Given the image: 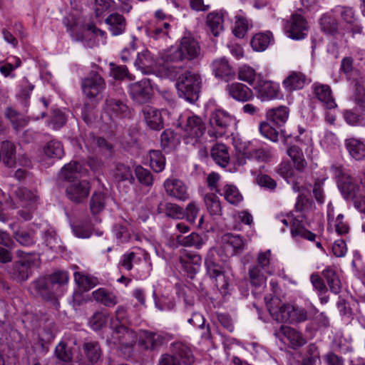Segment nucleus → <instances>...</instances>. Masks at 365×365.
<instances>
[{"mask_svg":"<svg viewBox=\"0 0 365 365\" xmlns=\"http://www.w3.org/2000/svg\"><path fill=\"white\" fill-rule=\"evenodd\" d=\"M255 89L262 100H270L277 97L279 88L270 81L264 80L260 76L257 79Z\"/></svg>","mask_w":365,"mask_h":365,"instance_id":"19","label":"nucleus"},{"mask_svg":"<svg viewBox=\"0 0 365 365\" xmlns=\"http://www.w3.org/2000/svg\"><path fill=\"white\" fill-rule=\"evenodd\" d=\"M221 247L227 255L234 256L244 250L245 242L240 235L225 233L221 237Z\"/></svg>","mask_w":365,"mask_h":365,"instance_id":"17","label":"nucleus"},{"mask_svg":"<svg viewBox=\"0 0 365 365\" xmlns=\"http://www.w3.org/2000/svg\"><path fill=\"white\" fill-rule=\"evenodd\" d=\"M185 140L190 139L192 145L199 142L200 138L205 134L206 125L202 119L195 115L187 118L184 125H182ZM190 142L187 140V143Z\"/></svg>","mask_w":365,"mask_h":365,"instance_id":"8","label":"nucleus"},{"mask_svg":"<svg viewBox=\"0 0 365 365\" xmlns=\"http://www.w3.org/2000/svg\"><path fill=\"white\" fill-rule=\"evenodd\" d=\"M201 84L200 75L186 71L178 77L175 86L179 97L194 103L199 98Z\"/></svg>","mask_w":365,"mask_h":365,"instance_id":"3","label":"nucleus"},{"mask_svg":"<svg viewBox=\"0 0 365 365\" xmlns=\"http://www.w3.org/2000/svg\"><path fill=\"white\" fill-rule=\"evenodd\" d=\"M74 279L78 286L84 291H88L93 288L98 284L97 278L90 275L83 274L81 272H76L74 273Z\"/></svg>","mask_w":365,"mask_h":365,"instance_id":"46","label":"nucleus"},{"mask_svg":"<svg viewBox=\"0 0 365 365\" xmlns=\"http://www.w3.org/2000/svg\"><path fill=\"white\" fill-rule=\"evenodd\" d=\"M0 153L4 165L9 168L14 167L16 163V146L11 141L5 140L1 143Z\"/></svg>","mask_w":365,"mask_h":365,"instance_id":"28","label":"nucleus"},{"mask_svg":"<svg viewBox=\"0 0 365 365\" xmlns=\"http://www.w3.org/2000/svg\"><path fill=\"white\" fill-rule=\"evenodd\" d=\"M135 65L143 71L150 68L153 66V61L150 57V52L146 51L138 54L135 61Z\"/></svg>","mask_w":365,"mask_h":365,"instance_id":"60","label":"nucleus"},{"mask_svg":"<svg viewBox=\"0 0 365 365\" xmlns=\"http://www.w3.org/2000/svg\"><path fill=\"white\" fill-rule=\"evenodd\" d=\"M129 95L133 101L138 104L148 103L153 96L150 80L143 78L129 85Z\"/></svg>","mask_w":365,"mask_h":365,"instance_id":"10","label":"nucleus"},{"mask_svg":"<svg viewBox=\"0 0 365 365\" xmlns=\"http://www.w3.org/2000/svg\"><path fill=\"white\" fill-rule=\"evenodd\" d=\"M56 356L63 362H70L73 359L71 351L67 347V344L61 341L55 349Z\"/></svg>","mask_w":365,"mask_h":365,"instance_id":"57","label":"nucleus"},{"mask_svg":"<svg viewBox=\"0 0 365 365\" xmlns=\"http://www.w3.org/2000/svg\"><path fill=\"white\" fill-rule=\"evenodd\" d=\"M166 193L179 200H185L189 195L183 182L178 179H168L164 182Z\"/></svg>","mask_w":365,"mask_h":365,"instance_id":"21","label":"nucleus"},{"mask_svg":"<svg viewBox=\"0 0 365 365\" xmlns=\"http://www.w3.org/2000/svg\"><path fill=\"white\" fill-rule=\"evenodd\" d=\"M20 259L16 261L10 272L11 277L17 282L26 281L31 274V268L38 266V257L36 255L24 252L21 250L17 252Z\"/></svg>","mask_w":365,"mask_h":365,"instance_id":"6","label":"nucleus"},{"mask_svg":"<svg viewBox=\"0 0 365 365\" xmlns=\"http://www.w3.org/2000/svg\"><path fill=\"white\" fill-rule=\"evenodd\" d=\"M171 338L169 334L143 330L140 332L138 346L146 351H155Z\"/></svg>","mask_w":365,"mask_h":365,"instance_id":"9","label":"nucleus"},{"mask_svg":"<svg viewBox=\"0 0 365 365\" xmlns=\"http://www.w3.org/2000/svg\"><path fill=\"white\" fill-rule=\"evenodd\" d=\"M211 157L214 161L222 168H225L230 162L227 147L222 143L216 144L211 150Z\"/></svg>","mask_w":365,"mask_h":365,"instance_id":"33","label":"nucleus"},{"mask_svg":"<svg viewBox=\"0 0 365 365\" xmlns=\"http://www.w3.org/2000/svg\"><path fill=\"white\" fill-rule=\"evenodd\" d=\"M323 277L327 280L330 291L337 294L341 291V283L335 270L328 267L322 273Z\"/></svg>","mask_w":365,"mask_h":365,"instance_id":"35","label":"nucleus"},{"mask_svg":"<svg viewBox=\"0 0 365 365\" xmlns=\"http://www.w3.org/2000/svg\"><path fill=\"white\" fill-rule=\"evenodd\" d=\"M288 155L292 158L294 168L298 171H302L307 166V162L303 157L302 150L297 145H292L287 150Z\"/></svg>","mask_w":365,"mask_h":365,"instance_id":"39","label":"nucleus"},{"mask_svg":"<svg viewBox=\"0 0 365 365\" xmlns=\"http://www.w3.org/2000/svg\"><path fill=\"white\" fill-rule=\"evenodd\" d=\"M201 55L199 41L190 34L184 36L178 47H171L160 53V58L165 63L192 62Z\"/></svg>","mask_w":365,"mask_h":365,"instance_id":"2","label":"nucleus"},{"mask_svg":"<svg viewBox=\"0 0 365 365\" xmlns=\"http://www.w3.org/2000/svg\"><path fill=\"white\" fill-rule=\"evenodd\" d=\"M68 280L66 272L58 271L46 277H39L33 282L29 287L31 292L40 296L43 300L51 302L57 308L59 306L58 297L63 291L61 287Z\"/></svg>","mask_w":365,"mask_h":365,"instance_id":"1","label":"nucleus"},{"mask_svg":"<svg viewBox=\"0 0 365 365\" xmlns=\"http://www.w3.org/2000/svg\"><path fill=\"white\" fill-rule=\"evenodd\" d=\"M223 14L222 12H210L206 17V25L214 36H218L224 29Z\"/></svg>","mask_w":365,"mask_h":365,"instance_id":"29","label":"nucleus"},{"mask_svg":"<svg viewBox=\"0 0 365 365\" xmlns=\"http://www.w3.org/2000/svg\"><path fill=\"white\" fill-rule=\"evenodd\" d=\"M227 91L232 98L236 101L246 102L253 97L252 91L241 83H232L227 86Z\"/></svg>","mask_w":365,"mask_h":365,"instance_id":"24","label":"nucleus"},{"mask_svg":"<svg viewBox=\"0 0 365 365\" xmlns=\"http://www.w3.org/2000/svg\"><path fill=\"white\" fill-rule=\"evenodd\" d=\"M158 212L165 213L166 216L173 219H182L185 217L183 208L171 202H160L158 207Z\"/></svg>","mask_w":365,"mask_h":365,"instance_id":"34","label":"nucleus"},{"mask_svg":"<svg viewBox=\"0 0 365 365\" xmlns=\"http://www.w3.org/2000/svg\"><path fill=\"white\" fill-rule=\"evenodd\" d=\"M135 173L137 179L141 184L145 186H150L153 185V178L150 170L138 165L135 168Z\"/></svg>","mask_w":365,"mask_h":365,"instance_id":"56","label":"nucleus"},{"mask_svg":"<svg viewBox=\"0 0 365 365\" xmlns=\"http://www.w3.org/2000/svg\"><path fill=\"white\" fill-rule=\"evenodd\" d=\"M345 146L349 155L356 160H362L365 158V144L356 138H349L345 140Z\"/></svg>","mask_w":365,"mask_h":365,"instance_id":"30","label":"nucleus"},{"mask_svg":"<svg viewBox=\"0 0 365 365\" xmlns=\"http://www.w3.org/2000/svg\"><path fill=\"white\" fill-rule=\"evenodd\" d=\"M259 75H257L255 71L247 66H242L238 71V78L243 81L247 82L249 84L252 85L255 78Z\"/></svg>","mask_w":365,"mask_h":365,"instance_id":"58","label":"nucleus"},{"mask_svg":"<svg viewBox=\"0 0 365 365\" xmlns=\"http://www.w3.org/2000/svg\"><path fill=\"white\" fill-rule=\"evenodd\" d=\"M313 91L317 99L323 103L327 109H331L336 107V103H335L329 86L315 83L313 85Z\"/></svg>","mask_w":365,"mask_h":365,"instance_id":"22","label":"nucleus"},{"mask_svg":"<svg viewBox=\"0 0 365 365\" xmlns=\"http://www.w3.org/2000/svg\"><path fill=\"white\" fill-rule=\"evenodd\" d=\"M320 26L327 34L334 35L338 33V21L330 14H325L320 19Z\"/></svg>","mask_w":365,"mask_h":365,"instance_id":"45","label":"nucleus"},{"mask_svg":"<svg viewBox=\"0 0 365 365\" xmlns=\"http://www.w3.org/2000/svg\"><path fill=\"white\" fill-rule=\"evenodd\" d=\"M150 165L156 173H160L165 168V158L160 150L150 151Z\"/></svg>","mask_w":365,"mask_h":365,"instance_id":"52","label":"nucleus"},{"mask_svg":"<svg viewBox=\"0 0 365 365\" xmlns=\"http://www.w3.org/2000/svg\"><path fill=\"white\" fill-rule=\"evenodd\" d=\"M104 108L110 115L117 118L130 117L131 112L127 104L122 100L115 98L112 93H109L106 97Z\"/></svg>","mask_w":365,"mask_h":365,"instance_id":"15","label":"nucleus"},{"mask_svg":"<svg viewBox=\"0 0 365 365\" xmlns=\"http://www.w3.org/2000/svg\"><path fill=\"white\" fill-rule=\"evenodd\" d=\"M73 234L80 238H88L92 235V225L90 221H81L71 225Z\"/></svg>","mask_w":365,"mask_h":365,"instance_id":"48","label":"nucleus"},{"mask_svg":"<svg viewBox=\"0 0 365 365\" xmlns=\"http://www.w3.org/2000/svg\"><path fill=\"white\" fill-rule=\"evenodd\" d=\"M16 196L21 201L25 203L27 210H21L18 212L19 215L24 220H29L32 217V212L36 208V202L38 197L31 190L26 187H20L16 190Z\"/></svg>","mask_w":365,"mask_h":365,"instance_id":"13","label":"nucleus"},{"mask_svg":"<svg viewBox=\"0 0 365 365\" xmlns=\"http://www.w3.org/2000/svg\"><path fill=\"white\" fill-rule=\"evenodd\" d=\"M260 133L272 141L276 142L278 140V132L269 123L263 122L259 125Z\"/></svg>","mask_w":365,"mask_h":365,"instance_id":"64","label":"nucleus"},{"mask_svg":"<svg viewBox=\"0 0 365 365\" xmlns=\"http://www.w3.org/2000/svg\"><path fill=\"white\" fill-rule=\"evenodd\" d=\"M81 87L85 96L93 99L97 98L106 88V82L97 72L91 71L82 80Z\"/></svg>","mask_w":365,"mask_h":365,"instance_id":"11","label":"nucleus"},{"mask_svg":"<svg viewBox=\"0 0 365 365\" xmlns=\"http://www.w3.org/2000/svg\"><path fill=\"white\" fill-rule=\"evenodd\" d=\"M89 192L90 183L86 180L71 182L66 189L68 198L76 203H81L88 196Z\"/></svg>","mask_w":365,"mask_h":365,"instance_id":"16","label":"nucleus"},{"mask_svg":"<svg viewBox=\"0 0 365 365\" xmlns=\"http://www.w3.org/2000/svg\"><path fill=\"white\" fill-rule=\"evenodd\" d=\"M14 238L23 246H29L34 243V232L19 230L14 233Z\"/></svg>","mask_w":365,"mask_h":365,"instance_id":"53","label":"nucleus"},{"mask_svg":"<svg viewBox=\"0 0 365 365\" xmlns=\"http://www.w3.org/2000/svg\"><path fill=\"white\" fill-rule=\"evenodd\" d=\"M114 177L118 182L128 180L133 183L135 180L130 168L121 163L116 164Z\"/></svg>","mask_w":365,"mask_h":365,"instance_id":"50","label":"nucleus"},{"mask_svg":"<svg viewBox=\"0 0 365 365\" xmlns=\"http://www.w3.org/2000/svg\"><path fill=\"white\" fill-rule=\"evenodd\" d=\"M286 32L293 39H302L307 35L308 25L307 20L300 14H294L285 26Z\"/></svg>","mask_w":365,"mask_h":365,"instance_id":"14","label":"nucleus"},{"mask_svg":"<svg viewBox=\"0 0 365 365\" xmlns=\"http://www.w3.org/2000/svg\"><path fill=\"white\" fill-rule=\"evenodd\" d=\"M272 37V34L269 31L265 34H257L252 37L251 40V46L255 51H264L269 44Z\"/></svg>","mask_w":365,"mask_h":365,"instance_id":"40","label":"nucleus"},{"mask_svg":"<svg viewBox=\"0 0 365 365\" xmlns=\"http://www.w3.org/2000/svg\"><path fill=\"white\" fill-rule=\"evenodd\" d=\"M106 205V196L102 192H94L90 200V210L93 215L101 212Z\"/></svg>","mask_w":365,"mask_h":365,"instance_id":"49","label":"nucleus"},{"mask_svg":"<svg viewBox=\"0 0 365 365\" xmlns=\"http://www.w3.org/2000/svg\"><path fill=\"white\" fill-rule=\"evenodd\" d=\"M205 264L210 277L215 278L217 287L220 289H226L228 283L222 267L219 264V255L215 247H211L208 250L205 259Z\"/></svg>","mask_w":365,"mask_h":365,"instance_id":"7","label":"nucleus"},{"mask_svg":"<svg viewBox=\"0 0 365 365\" xmlns=\"http://www.w3.org/2000/svg\"><path fill=\"white\" fill-rule=\"evenodd\" d=\"M113 334L114 337L127 347L133 346L138 339L137 334L124 324L116 325L114 327Z\"/></svg>","mask_w":365,"mask_h":365,"instance_id":"25","label":"nucleus"},{"mask_svg":"<svg viewBox=\"0 0 365 365\" xmlns=\"http://www.w3.org/2000/svg\"><path fill=\"white\" fill-rule=\"evenodd\" d=\"M256 181L260 187L270 190H274L277 187V182L266 174H259L256 178Z\"/></svg>","mask_w":365,"mask_h":365,"instance_id":"63","label":"nucleus"},{"mask_svg":"<svg viewBox=\"0 0 365 365\" xmlns=\"http://www.w3.org/2000/svg\"><path fill=\"white\" fill-rule=\"evenodd\" d=\"M225 199L232 205H237L242 200V196L238 189L233 185H225L222 189Z\"/></svg>","mask_w":365,"mask_h":365,"instance_id":"51","label":"nucleus"},{"mask_svg":"<svg viewBox=\"0 0 365 365\" xmlns=\"http://www.w3.org/2000/svg\"><path fill=\"white\" fill-rule=\"evenodd\" d=\"M142 113L148 126L153 130H160L164 128V120L161 112L155 108L145 106Z\"/></svg>","mask_w":365,"mask_h":365,"instance_id":"20","label":"nucleus"},{"mask_svg":"<svg viewBox=\"0 0 365 365\" xmlns=\"http://www.w3.org/2000/svg\"><path fill=\"white\" fill-rule=\"evenodd\" d=\"M170 351L180 365H192L195 361L192 351L182 342L178 341L171 344Z\"/></svg>","mask_w":365,"mask_h":365,"instance_id":"18","label":"nucleus"},{"mask_svg":"<svg viewBox=\"0 0 365 365\" xmlns=\"http://www.w3.org/2000/svg\"><path fill=\"white\" fill-rule=\"evenodd\" d=\"M176 242L181 246L195 247L197 249H200L205 243L202 236L197 232H192L187 236L179 235L176 237Z\"/></svg>","mask_w":365,"mask_h":365,"instance_id":"37","label":"nucleus"},{"mask_svg":"<svg viewBox=\"0 0 365 365\" xmlns=\"http://www.w3.org/2000/svg\"><path fill=\"white\" fill-rule=\"evenodd\" d=\"M232 117L222 110H217L213 112L210 118V124L215 131L209 130V134L215 138L222 137L232 122Z\"/></svg>","mask_w":365,"mask_h":365,"instance_id":"12","label":"nucleus"},{"mask_svg":"<svg viewBox=\"0 0 365 365\" xmlns=\"http://www.w3.org/2000/svg\"><path fill=\"white\" fill-rule=\"evenodd\" d=\"M291 234L293 237L299 236L309 241H314L316 237L314 233L306 229L301 222L298 220L294 221L292 224Z\"/></svg>","mask_w":365,"mask_h":365,"instance_id":"47","label":"nucleus"},{"mask_svg":"<svg viewBox=\"0 0 365 365\" xmlns=\"http://www.w3.org/2000/svg\"><path fill=\"white\" fill-rule=\"evenodd\" d=\"M249 158L260 162H267L272 158V153L266 148L253 149L248 153Z\"/></svg>","mask_w":365,"mask_h":365,"instance_id":"59","label":"nucleus"},{"mask_svg":"<svg viewBox=\"0 0 365 365\" xmlns=\"http://www.w3.org/2000/svg\"><path fill=\"white\" fill-rule=\"evenodd\" d=\"M105 22L109 26V29L114 36L120 35L125 30V19L118 13L109 15Z\"/></svg>","mask_w":365,"mask_h":365,"instance_id":"31","label":"nucleus"},{"mask_svg":"<svg viewBox=\"0 0 365 365\" xmlns=\"http://www.w3.org/2000/svg\"><path fill=\"white\" fill-rule=\"evenodd\" d=\"M212 71L217 78L230 81L235 76V71L225 58L216 59L212 63Z\"/></svg>","mask_w":365,"mask_h":365,"instance_id":"26","label":"nucleus"},{"mask_svg":"<svg viewBox=\"0 0 365 365\" xmlns=\"http://www.w3.org/2000/svg\"><path fill=\"white\" fill-rule=\"evenodd\" d=\"M207 209L211 215H221L222 206L219 197L214 193H207L204 197Z\"/></svg>","mask_w":365,"mask_h":365,"instance_id":"44","label":"nucleus"},{"mask_svg":"<svg viewBox=\"0 0 365 365\" xmlns=\"http://www.w3.org/2000/svg\"><path fill=\"white\" fill-rule=\"evenodd\" d=\"M269 119L275 125L281 126L284 124L289 115V110L285 106H280L269 110L267 113Z\"/></svg>","mask_w":365,"mask_h":365,"instance_id":"38","label":"nucleus"},{"mask_svg":"<svg viewBox=\"0 0 365 365\" xmlns=\"http://www.w3.org/2000/svg\"><path fill=\"white\" fill-rule=\"evenodd\" d=\"M83 169L81 165L77 161L71 162L64 165L61 174L62 178L71 182H75L82 176Z\"/></svg>","mask_w":365,"mask_h":365,"instance_id":"32","label":"nucleus"},{"mask_svg":"<svg viewBox=\"0 0 365 365\" xmlns=\"http://www.w3.org/2000/svg\"><path fill=\"white\" fill-rule=\"evenodd\" d=\"M355 95L354 100L359 106L361 112L365 111V88L361 86L358 81H354Z\"/></svg>","mask_w":365,"mask_h":365,"instance_id":"61","label":"nucleus"},{"mask_svg":"<svg viewBox=\"0 0 365 365\" xmlns=\"http://www.w3.org/2000/svg\"><path fill=\"white\" fill-rule=\"evenodd\" d=\"M307 77L300 71H292L284 79L283 86L288 92L302 89L306 83Z\"/></svg>","mask_w":365,"mask_h":365,"instance_id":"27","label":"nucleus"},{"mask_svg":"<svg viewBox=\"0 0 365 365\" xmlns=\"http://www.w3.org/2000/svg\"><path fill=\"white\" fill-rule=\"evenodd\" d=\"M5 115L11 123L14 129L16 130L22 128L26 124V121L20 118V113L12 108H7Z\"/></svg>","mask_w":365,"mask_h":365,"instance_id":"54","label":"nucleus"},{"mask_svg":"<svg viewBox=\"0 0 365 365\" xmlns=\"http://www.w3.org/2000/svg\"><path fill=\"white\" fill-rule=\"evenodd\" d=\"M344 116L346 121L350 125H365L364 116L355 113L352 110H346L344 112Z\"/></svg>","mask_w":365,"mask_h":365,"instance_id":"62","label":"nucleus"},{"mask_svg":"<svg viewBox=\"0 0 365 365\" xmlns=\"http://www.w3.org/2000/svg\"><path fill=\"white\" fill-rule=\"evenodd\" d=\"M93 298L106 307H113L117 304L116 297L103 288L93 292Z\"/></svg>","mask_w":365,"mask_h":365,"instance_id":"42","label":"nucleus"},{"mask_svg":"<svg viewBox=\"0 0 365 365\" xmlns=\"http://www.w3.org/2000/svg\"><path fill=\"white\" fill-rule=\"evenodd\" d=\"M331 170L336 180L338 188L343 197L349 201L357 197L360 187L354 178L346 173L341 165H332Z\"/></svg>","mask_w":365,"mask_h":365,"instance_id":"5","label":"nucleus"},{"mask_svg":"<svg viewBox=\"0 0 365 365\" xmlns=\"http://www.w3.org/2000/svg\"><path fill=\"white\" fill-rule=\"evenodd\" d=\"M83 353L89 364H98L102 360V349L98 341H86L82 346Z\"/></svg>","mask_w":365,"mask_h":365,"instance_id":"23","label":"nucleus"},{"mask_svg":"<svg viewBox=\"0 0 365 365\" xmlns=\"http://www.w3.org/2000/svg\"><path fill=\"white\" fill-rule=\"evenodd\" d=\"M279 331L289 340L294 348L300 347L307 342L302 334L293 328L282 325Z\"/></svg>","mask_w":365,"mask_h":365,"instance_id":"36","label":"nucleus"},{"mask_svg":"<svg viewBox=\"0 0 365 365\" xmlns=\"http://www.w3.org/2000/svg\"><path fill=\"white\" fill-rule=\"evenodd\" d=\"M108 314L103 312H96L93 314L89 321V324L93 330H100L106 324Z\"/></svg>","mask_w":365,"mask_h":365,"instance_id":"55","label":"nucleus"},{"mask_svg":"<svg viewBox=\"0 0 365 365\" xmlns=\"http://www.w3.org/2000/svg\"><path fill=\"white\" fill-rule=\"evenodd\" d=\"M272 318L278 322L300 323L309 319L305 309L284 304L279 307L267 306Z\"/></svg>","mask_w":365,"mask_h":365,"instance_id":"4","label":"nucleus"},{"mask_svg":"<svg viewBox=\"0 0 365 365\" xmlns=\"http://www.w3.org/2000/svg\"><path fill=\"white\" fill-rule=\"evenodd\" d=\"M43 153L48 158H61L64 155L63 145L60 141L51 140L43 147Z\"/></svg>","mask_w":365,"mask_h":365,"instance_id":"41","label":"nucleus"},{"mask_svg":"<svg viewBox=\"0 0 365 365\" xmlns=\"http://www.w3.org/2000/svg\"><path fill=\"white\" fill-rule=\"evenodd\" d=\"M249 276L252 287L258 288L265 284L266 277L260 266H252L249 269Z\"/></svg>","mask_w":365,"mask_h":365,"instance_id":"43","label":"nucleus"}]
</instances>
